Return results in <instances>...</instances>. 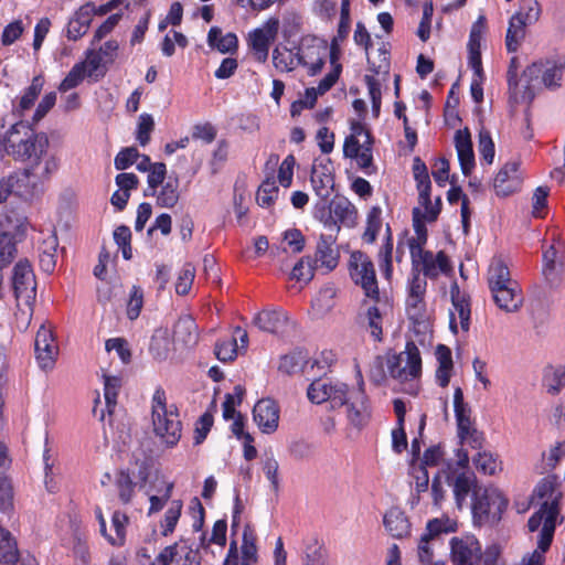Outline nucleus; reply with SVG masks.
<instances>
[{"label":"nucleus","mask_w":565,"mask_h":565,"mask_svg":"<svg viewBox=\"0 0 565 565\" xmlns=\"http://www.w3.org/2000/svg\"><path fill=\"white\" fill-rule=\"evenodd\" d=\"M535 493L540 499H544L540 509L534 512L529 521L527 527L530 532H535L542 525L537 539V547L531 554H539L545 557V553L550 550L553 542L557 522H563L561 515L562 492L556 489L555 480L552 478L543 479L535 488Z\"/></svg>","instance_id":"obj_1"},{"label":"nucleus","mask_w":565,"mask_h":565,"mask_svg":"<svg viewBox=\"0 0 565 565\" xmlns=\"http://www.w3.org/2000/svg\"><path fill=\"white\" fill-rule=\"evenodd\" d=\"M49 146L47 136L35 132L22 151L23 157L17 160L26 163L22 173L31 179L35 189L49 181L58 169V160L49 154Z\"/></svg>","instance_id":"obj_2"},{"label":"nucleus","mask_w":565,"mask_h":565,"mask_svg":"<svg viewBox=\"0 0 565 565\" xmlns=\"http://www.w3.org/2000/svg\"><path fill=\"white\" fill-rule=\"evenodd\" d=\"M315 217L338 235L341 225L353 227L356 224L358 211L347 198L337 195L328 204L327 201L317 203Z\"/></svg>","instance_id":"obj_3"},{"label":"nucleus","mask_w":565,"mask_h":565,"mask_svg":"<svg viewBox=\"0 0 565 565\" xmlns=\"http://www.w3.org/2000/svg\"><path fill=\"white\" fill-rule=\"evenodd\" d=\"M508 499L495 488L475 490L471 502L473 521L478 525H495L508 508Z\"/></svg>","instance_id":"obj_4"},{"label":"nucleus","mask_w":565,"mask_h":565,"mask_svg":"<svg viewBox=\"0 0 565 565\" xmlns=\"http://www.w3.org/2000/svg\"><path fill=\"white\" fill-rule=\"evenodd\" d=\"M349 273L351 279L361 286L367 299L380 302V290L374 265L365 253L358 250L350 255Z\"/></svg>","instance_id":"obj_5"},{"label":"nucleus","mask_w":565,"mask_h":565,"mask_svg":"<svg viewBox=\"0 0 565 565\" xmlns=\"http://www.w3.org/2000/svg\"><path fill=\"white\" fill-rule=\"evenodd\" d=\"M468 465V452L463 449H459L457 451L456 466L462 469V471L458 472L454 470L447 475V482L452 488L454 498L459 509H461L467 503V499L470 493L473 494L475 490L480 489L477 486V478L475 473L467 470Z\"/></svg>","instance_id":"obj_6"},{"label":"nucleus","mask_w":565,"mask_h":565,"mask_svg":"<svg viewBox=\"0 0 565 565\" xmlns=\"http://www.w3.org/2000/svg\"><path fill=\"white\" fill-rule=\"evenodd\" d=\"M390 375L401 382L417 379L422 374V358L413 341L406 343L405 350L387 360Z\"/></svg>","instance_id":"obj_7"},{"label":"nucleus","mask_w":565,"mask_h":565,"mask_svg":"<svg viewBox=\"0 0 565 565\" xmlns=\"http://www.w3.org/2000/svg\"><path fill=\"white\" fill-rule=\"evenodd\" d=\"M344 406H347V417L349 423L358 428L365 427L371 419V406L364 391V382L362 377L358 383V387L344 391Z\"/></svg>","instance_id":"obj_8"},{"label":"nucleus","mask_w":565,"mask_h":565,"mask_svg":"<svg viewBox=\"0 0 565 565\" xmlns=\"http://www.w3.org/2000/svg\"><path fill=\"white\" fill-rule=\"evenodd\" d=\"M152 423L156 435L160 437L162 443L168 447H174L179 443L182 433V423L178 407L174 404H171L168 411L153 414Z\"/></svg>","instance_id":"obj_9"},{"label":"nucleus","mask_w":565,"mask_h":565,"mask_svg":"<svg viewBox=\"0 0 565 565\" xmlns=\"http://www.w3.org/2000/svg\"><path fill=\"white\" fill-rule=\"evenodd\" d=\"M12 287L18 303L30 307L35 300L36 282L30 263L20 260L13 267Z\"/></svg>","instance_id":"obj_10"},{"label":"nucleus","mask_w":565,"mask_h":565,"mask_svg":"<svg viewBox=\"0 0 565 565\" xmlns=\"http://www.w3.org/2000/svg\"><path fill=\"white\" fill-rule=\"evenodd\" d=\"M411 257L414 266L413 268L422 265L420 270L425 278H437L440 273L446 274L452 269L445 252L440 250L436 256H434L431 252L425 250L420 247V244H414L411 246Z\"/></svg>","instance_id":"obj_11"},{"label":"nucleus","mask_w":565,"mask_h":565,"mask_svg":"<svg viewBox=\"0 0 565 565\" xmlns=\"http://www.w3.org/2000/svg\"><path fill=\"white\" fill-rule=\"evenodd\" d=\"M345 387L347 384L341 382L332 383L326 379H317L309 385L307 396L315 404L329 402L331 408H340L344 406Z\"/></svg>","instance_id":"obj_12"},{"label":"nucleus","mask_w":565,"mask_h":565,"mask_svg":"<svg viewBox=\"0 0 565 565\" xmlns=\"http://www.w3.org/2000/svg\"><path fill=\"white\" fill-rule=\"evenodd\" d=\"M450 558L454 565H480L482 550L473 535L452 537L450 540Z\"/></svg>","instance_id":"obj_13"},{"label":"nucleus","mask_w":565,"mask_h":565,"mask_svg":"<svg viewBox=\"0 0 565 565\" xmlns=\"http://www.w3.org/2000/svg\"><path fill=\"white\" fill-rule=\"evenodd\" d=\"M34 135L35 132L32 127L28 122L20 120L11 125L6 131L4 136L0 139V146L8 156L17 161L23 157L22 151Z\"/></svg>","instance_id":"obj_14"},{"label":"nucleus","mask_w":565,"mask_h":565,"mask_svg":"<svg viewBox=\"0 0 565 565\" xmlns=\"http://www.w3.org/2000/svg\"><path fill=\"white\" fill-rule=\"evenodd\" d=\"M386 301L380 296V302L363 300L356 317L358 323L370 331L375 341H381L383 335V312Z\"/></svg>","instance_id":"obj_15"},{"label":"nucleus","mask_w":565,"mask_h":565,"mask_svg":"<svg viewBox=\"0 0 565 565\" xmlns=\"http://www.w3.org/2000/svg\"><path fill=\"white\" fill-rule=\"evenodd\" d=\"M564 71V61L561 58L558 61L533 63L524 70L523 76L533 78L541 75L544 87L551 90H555L562 86Z\"/></svg>","instance_id":"obj_16"},{"label":"nucleus","mask_w":565,"mask_h":565,"mask_svg":"<svg viewBox=\"0 0 565 565\" xmlns=\"http://www.w3.org/2000/svg\"><path fill=\"white\" fill-rule=\"evenodd\" d=\"M43 185L35 189L32 181L23 173H12L0 180V204L4 203L10 195L29 200L42 191Z\"/></svg>","instance_id":"obj_17"},{"label":"nucleus","mask_w":565,"mask_h":565,"mask_svg":"<svg viewBox=\"0 0 565 565\" xmlns=\"http://www.w3.org/2000/svg\"><path fill=\"white\" fill-rule=\"evenodd\" d=\"M279 28L277 19H270L263 28L249 34V45L258 62L267 61L270 43L276 39Z\"/></svg>","instance_id":"obj_18"},{"label":"nucleus","mask_w":565,"mask_h":565,"mask_svg":"<svg viewBox=\"0 0 565 565\" xmlns=\"http://www.w3.org/2000/svg\"><path fill=\"white\" fill-rule=\"evenodd\" d=\"M337 236L333 233L321 234L316 248V256L312 259L316 268L324 269V273L332 271L339 264L340 253L334 244Z\"/></svg>","instance_id":"obj_19"},{"label":"nucleus","mask_w":565,"mask_h":565,"mask_svg":"<svg viewBox=\"0 0 565 565\" xmlns=\"http://www.w3.org/2000/svg\"><path fill=\"white\" fill-rule=\"evenodd\" d=\"M279 406L271 398L259 399L253 408V418L264 434H273L279 424Z\"/></svg>","instance_id":"obj_20"},{"label":"nucleus","mask_w":565,"mask_h":565,"mask_svg":"<svg viewBox=\"0 0 565 565\" xmlns=\"http://www.w3.org/2000/svg\"><path fill=\"white\" fill-rule=\"evenodd\" d=\"M35 358L42 370L52 369L55 364L57 347L54 342L53 333L50 329L42 326L34 341Z\"/></svg>","instance_id":"obj_21"},{"label":"nucleus","mask_w":565,"mask_h":565,"mask_svg":"<svg viewBox=\"0 0 565 565\" xmlns=\"http://www.w3.org/2000/svg\"><path fill=\"white\" fill-rule=\"evenodd\" d=\"M451 302L454 310L450 312V329L457 332V317L459 319L462 331L467 332L470 328V299L465 292H461L458 285L454 284L450 288Z\"/></svg>","instance_id":"obj_22"},{"label":"nucleus","mask_w":565,"mask_h":565,"mask_svg":"<svg viewBox=\"0 0 565 565\" xmlns=\"http://www.w3.org/2000/svg\"><path fill=\"white\" fill-rule=\"evenodd\" d=\"M310 181L312 189L321 202L327 201L334 188V177L331 169V162L316 163L312 166Z\"/></svg>","instance_id":"obj_23"},{"label":"nucleus","mask_w":565,"mask_h":565,"mask_svg":"<svg viewBox=\"0 0 565 565\" xmlns=\"http://www.w3.org/2000/svg\"><path fill=\"white\" fill-rule=\"evenodd\" d=\"M519 168L520 163L518 161H509L500 169L493 181L498 195L507 196L520 189L522 179Z\"/></svg>","instance_id":"obj_24"},{"label":"nucleus","mask_w":565,"mask_h":565,"mask_svg":"<svg viewBox=\"0 0 565 565\" xmlns=\"http://www.w3.org/2000/svg\"><path fill=\"white\" fill-rule=\"evenodd\" d=\"M495 305L505 312H516L523 306V295L519 284L497 287L490 290Z\"/></svg>","instance_id":"obj_25"},{"label":"nucleus","mask_w":565,"mask_h":565,"mask_svg":"<svg viewBox=\"0 0 565 565\" xmlns=\"http://www.w3.org/2000/svg\"><path fill=\"white\" fill-rule=\"evenodd\" d=\"M455 147L458 153L461 171L463 175L468 177L475 168V154L468 128L456 131Z\"/></svg>","instance_id":"obj_26"},{"label":"nucleus","mask_w":565,"mask_h":565,"mask_svg":"<svg viewBox=\"0 0 565 565\" xmlns=\"http://www.w3.org/2000/svg\"><path fill=\"white\" fill-rule=\"evenodd\" d=\"M253 322L263 331L280 333L286 330L288 316L281 309L263 310L255 316Z\"/></svg>","instance_id":"obj_27"},{"label":"nucleus","mask_w":565,"mask_h":565,"mask_svg":"<svg viewBox=\"0 0 565 565\" xmlns=\"http://www.w3.org/2000/svg\"><path fill=\"white\" fill-rule=\"evenodd\" d=\"M93 15L94 9L92 2H87L82 6L67 24V38L70 40L76 41L86 34L89 29Z\"/></svg>","instance_id":"obj_28"},{"label":"nucleus","mask_w":565,"mask_h":565,"mask_svg":"<svg viewBox=\"0 0 565 565\" xmlns=\"http://www.w3.org/2000/svg\"><path fill=\"white\" fill-rule=\"evenodd\" d=\"M454 408L455 417L458 427V437L465 441L470 434V427H472L470 420V407L463 401V393L460 387H457L454 392Z\"/></svg>","instance_id":"obj_29"},{"label":"nucleus","mask_w":565,"mask_h":565,"mask_svg":"<svg viewBox=\"0 0 565 565\" xmlns=\"http://www.w3.org/2000/svg\"><path fill=\"white\" fill-rule=\"evenodd\" d=\"M57 247L58 239L55 233L47 234L40 243L38 247L39 260L44 273L51 274L55 269Z\"/></svg>","instance_id":"obj_30"},{"label":"nucleus","mask_w":565,"mask_h":565,"mask_svg":"<svg viewBox=\"0 0 565 565\" xmlns=\"http://www.w3.org/2000/svg\"><path fill=\"white\" fill-rule=\"evenodd\" d=\"M386 531L396 539L405 537L409 534L411 524L405 513L398 508L390 509L383 520Z\"/></svg>","instance_id":"obj_31"},{"label":"nucleus","mask_w":565,"mask_h":565,"mask_svg":"<svg viewBox=\"0 0 565 565\" xmlns=\"http://www.w3.org/2000/svg\"><path fill=\"white\" fill-rule=\"evenodd\" d=\"M198 327L190 316L179 318L173 328V340L183 347H192L198 341Z\"/></svg>","instance_id":"obj_32"},{"label":"nucleus","mask_w":565,"mask_h":565,"mask_svg":"<svg viewBox=\"0 0 565 565\" xmlns=\"http://www.w3.org/2000/svg\"><path fill=\"white\" fill-rule=\"evenodd\" d=\"M512 284L518 282L511 278L510 270L502 257H493L488 269L489 289L491 290L497 287L510 286Z\"/></svg>","instance_id":"obj_33"},{"label":"nucleus","mask_w":565,"mask_h":565,"mask_svg":"<svg viewBox=\"0 0 565 565\" xmlns=\"http://www.w3.org/2000/svg\"><path fill=\"white\" fill-rule=\"evenodd\" d=\"M207 44L211 49L226 54L237 51L238 40L235 33L228 32L223 35L218 26H212L207 33Z\"/></svg>","instance_id":"obj_34"},{"label":"nucleus","mask_w":565,"mask_h":565,"mask_svg":"<svg viewBox=\"0 0 565 565\" xmlns=\"http://www.w3.org/2000/svg\"><path fill=\"white\" fill-rule=\"evenodd\" d=\"M435 354L438 362L436 381L439 386L446 387L449 384L454 369L451 350L445 344H438Z\"/></svg>","instance_id":"obj_35"},{"label":"nucleus","mask_w":565,"mask_h":565,"mask_svg":"<svg viewBox=\"0 0 565 565\" xmlns=\"http://www.w3.org/2000/svg\"><path fill=\"white\" fill-rule=\"evenodd\" d=\"M44 85V78L42 75H36L32 78L31 85L25 88L21 96L19 104L13 106V114L22 117L24 111L29 110L33 105Z\"/></svg>","instance_id":"obj_36"},{"label":"nucleus","mask_w":565,"mask_h":565,"mask_svg":"<svg viewBox=\"0 0 565 565\" xmlns=\"http://www.w3.org/2000/svg\"><path fill=\"white\" fill-rule=\"evenodd\" d=\"M149 352L158 361H166L171 352L170 335L167 329H158L151 337Z\"/></svg>","instance_id":"obj_37"},{"label":"nucleus","mask_w":565,"mask_h":565,"mask_svg":"<svg viewBox=\"0 0 565 565\" xmlns=\"http://www.w3.org/2000/svg\"><path fill=\"white\" fill-rule=\"evenodd\" d=\"M525 24L524 21L519 20L518 17H511L509 26L505 35V46L508 52H516L525 38Z\"/></svg>","instance_id":"obj_38"},{"label":"nucleus","mask_w":565,"mask_h":565,"mask_svg":"<svg viewBox=\"0 0 565 565\" xmlns=\"http://www.w3.org/2000/svg\"><path fill=\"white\" fill-rule=\"evenodd\" d=\"M136 484L128 470L121 469L116 473L115 486L122 504H129L132 501Z\"/></svg>","instance_id":"obj_39"},{"label":"nucleus","mask_w":565,"mask_h":565,"mask_svg":"<svg viewBox=\"0 0 565 565\" xmlns=\"http://www.w3.org/2000/svg\"><path fill=\"white\" fill-rule=\"evenodd\" d=\"M295 60L301 65H307V62L303 60V56L300 55L299 51L292 53L287 49L281 51L279 47L273 51V63L275 67L281 72L292 71L295 68Z\"/></svg>","instance_id":"obj_40"},{"label":"nucleus","mask_w":565,"mask_h":565,"mask_svg":"<svg viewBox=\"0 0 565 565\" xmlns=\"http://www.w3.org/2000/svg\"><path fill=\"white\" fill-rule=\"evenodd\" d=\"M0 562L14 564L18 562V546L12 534L0 526Z\"/></svg>","instance_id":"obj_41"},{"label":"nucleus","mask_w":565,"mask_h":565,"mask_svg":"<svg viewBox=\"0 0 565 565\" xmlns=\"http://www.w3.org/2000/svg\"><path fill=\"white\" fill-rule=\"evenodd\" d=\"M157 194V205L160 207L171 209L173 207L180 198L179 192V180L169 179L164 184H162L160 191Z\"/></svg>","instance_id":"obj_42"},{"label":"nucleus","mask_w":565,"mask_h":565,"mask_svg":"<svg viewBox=\"0 0 565 565\" xmlns=\"http://www.w3.org/2000/svg\"><path fill=\"white\" fill-rule=\"evenodd\" d=\"M472 462L476 469L487 476H493L502 469L501 461L498 457L490 451H479L473 458Z\"/></svg>","instance_id":"obj_43"},{"label":"nucleus","mask_w":565,"mask_h":565,"mask_svg":"<svg viewBox=\"0 0 565 565\" xmlns=\"http://www.w3.org/2000/svg\"><path fill=\"white\" fill-rule=\"evenodd\" d=\"M413 173L417 190L420 192V199L427 203L428 191L431 190V182L426 164L418 157L414 159Z\"/></svg>","instance_id":"obj_44"},{"label":"nucleus","mask_w":565,"mask_h":565,"mask_svg":"<svg viewBox=\"0 0 565 565\" xmlns=\"http://www.w3.org/2000/svg\"><path fill=\"white\" fill-rule=\"evenodd\" d=\"M372 146L373 139L371 132H365V140L363 141L362 151L353 158L356 160L360 169L367 175L376 171L373 164Z\"/></svg>","instance_id":"obj_45"},{"label":"nucleus","mask_w":565,"mask_h":565,"mask_svg":"<svg viewBox=\"0 0 565 565\" xmlns=\"http://www.w3.org/2000/svg\"><path fill=\"white\" fill-rule=\"evenodd\" d=\"M557 250L554 245H551L543 253V269L542 273L550 285H554L558 281L557 270Z\"/></svg>","instance_id":"obj_46"},{"label":"nucleus","mask_w":565,"mask_h":565,"mask_svg":"<svg viewBox=\"0 0 565 565\" xmlns=\"http://www.w3.org/2000/svg\"><path fill=\"white\" fill-rule=\"evenodd\" d=\"M382 209L380 206H373L366 217V227L363 234V239L366 243H373L376 239V235L382 226Z\"/></svg>","instance_id":"obj_47"},{"label":"nucleus","mask_w":565,"mask_h":565,"mask_svg":"<svg viewBox=\"0 0 565 565\" xmlns=\"http://www.w3.org/2000/svg\"><path fill=\"white\" fill-rule=\"evenodd\" d=\"M148 172V188L143 194L145 196H153L157 193L158 185L162 184L166 179L167 167L163 162H156Z\"/></svg>","instance_id":"obj_48"},{"label":"nucleus","mask_w":565,"mask_h":565,"mask_svg":"<svg viewBox=\"0 0 565 565\" xmlns=\"http://www.w3.org/2000/svg\"><path fill=\"white\" fill-rule=\"evenodd\" d=\"M120 388V379L117 376H104V396L106 402V409L113 414L117 405V396Z\"/></svg>","instance_id":"obj_49"},{"label":"nucleus","mask_w":565,"mask_h":565,"mask_svg":"<svg viewBox=\"0 0 565 565\" xmlns=\"http://www.w3.org/2000/svg\"><path fill=\"white\" fill-rule=\"evenodd\" d=\"M128 523V516L120 512L115 511L111 518V525L115 531V536H107L108 542L111 545H122L126 539V525Z\"/></svg>","instance_id":"obj_50"},{"label":"nucleus","mask_w":565,"mask_h":565,"mask_svg":"<svg viewBox=\"0 0 565 565\" xmlns=\"http://www.w3.org/2000/svg\"><path fill=\"white\" fill-rule=\"evenodd\" d=\"M541 14V7L537 0H521V6L519 11H516L513 17H518L519 20L525 22V24L531 25L535 23Z\"/></svg>","instance_id":"obj_51"},{"label":"nucleus","mask_w":565,"mask_h":565,"mask_svg":"<svg viewBox=\"0 0 565 565\" xmlns=\"http://www.w3.org/2000/svg\"><path fill=\"white\" fill-rule=\"evenodd\" d=\"M245 388L242 385H236L233 393L225 395V399L222 404L223 417L225 420H230L235 416V406L239 405L243 401Z\"/></svg>","instance_id":"obj_52"},{"label":"nucleus","mask_w":565,"mask_h":565,"mask_svg":"<svg viewBox=\"0 0 565 565\" xmlns=\"http://www.w3.org/2000/svg\"><path fill=\"white\" fill-rule=\"evenodd\" d=\"M392 253H393V241L390 233V227H387V237L384 245L381 247L379 252V262L380 267L383 270L384 277L388 280L391 279L393 273L392 266Z\"/></svg>","instance_id":"obj_53"},{"label":"nucleus","mask_w":565,"mask_h":565,"mask_svg":"<svg viewBox=\"0 0 565 565\" xmlns=\"http://www.w3.org/2000/svg\"><path fill=\"white\" fill-rule=\"evenodd\" d=\"M181 510L182 502L180 500L172 501L171 505L166 511L163 521L161 523L163 536H168L174 531L181 515Z\"/></svg>","instance_id":"obj_54"},{"label":"nucleus","mask_w":565,"mask_h":565,"mask_svg":"<svg viewBox=\"0 0 565 565\" xmlns=\"http://www.w3.org/2000/svg\"><path fill=\"white\" fill-rule=\"evenodd\" d=\"M544 386L547 393L556 395L565 386V367L552 369L544 376Z\"/></svg>","instance_id":"obj_55"},{"label":"nucleus","mask_w":565,"mask_h":565,"mask_svg":"<svg viewBox=\"0 0 565 565\" xmlns=\"http://www.w3.org/2000/svg\"><path fill=\"white\" fill-rule=\"evenodd\" d=\"M278 186L275 181L266 180L258 188L256 201L262 207L270 206L278 195Z\"/></svg>","instance_id":"obj_56"},{"label":"nucleus","mask_w":565,"mask_h":565,"mask_svg":"<svg viewBox=\"0 0 565 565\" xmlns=\"http://www.w3.org/2000/svg\"><path fill=\"white\" fill-rule=\"evenodd\" d=\"M406 312L408 318L414 322H422L426 312L425 297L407 296Z\"/></svg>","instance_id":"obj_57"},{"label":"nucleus","mask_w":565,"mask_h":565,"mask_svg":"<svg viewBox=\"0 0 565 565\" xmlns=\"http://www.w3.org/2000/svg\"><path fill=\"white\" fill-rule=\"evenodd\" d=\"M454 523L449 519H433L426 525V532L422 536L435 540L441 533L454 532Z\"/></svg>","instance_id":"obj_58"},{"label":"nucleus","mask_w":565,"mask_h":565,"mask_svg":"<svg viewBox=\"0 0 565 565\" xmlns=\"http://www.w3.org/2000/svg\"><path fill=\"white\" fill-rule=\"evenodd\" d=\"M316 267L311 257H302L292 268L291 278L308 282L313 278Z\"/></svg>","instance_id":"obj_59"},{"label":"nucleus","mask_w":565,"mask_h":565,"mask_svg":"<svg viewBox=\"0 0 565 565\" xmlns=\"http://www.w3.org/2000/svg\"><path fill=\"white\" fill-rule=\"evenodd\" d=\"M85 77V66L83 63L75 64L65 78L61 82L60 92H67L77 87Z\"/></svg>","instance_id":"obj_60"},{"label":"nucleus","mask_w":565,"mask_h":565,"mask_svg":"<svg viewBox=\"0 0 565 565\" xmlns=\"http://www.w3.org/2000/svg\"><path fill=\"white\" fill-rule=\"evenodd\" d=\"M143 306V292L142 289L138 286H132L129 295V300L127 302V317L130 320H136Z\"/></svg>","instance_id":"obj_61"},{"label":"nucleus","mask_w":565,"mask_h":565,"mask_svg":"<svg viewBox=\"0 0 565 565\" xmlns=\"http://www.w3.org/2000/svg\"><path fill=\"white\" fill-rule=\"evenodd\" d=\"M305 358L300 352H292L281 356L279 362V371L285 374H295L301 370Z\"/></svg>","instance_id":"obj_62"},{"label":"nucleus","mask_w":565,"mask_h":565,"mask_svg":"<svg viewBox=\"0 0 565 565\" xmlns=\"http://www.w3.org/2000/svg\"><path fill=\"white\" fill-rule=\"evenodd\" d=\"M215 355L222 362L233 361L237 355V341L231 338L215 344Z\"/></svg>","instance_id":"obj_63"},{"label":"nucleus","mask_w":565,"mask_h":565,"mask_svg":"<svg viewBox=\"0 0 565 565\" xmlns=\"http://www.w3.org/2000/svg\"><path fill=\"white\" fill-rule=\"evenodd\" d=\"M256 557L257 550L254 543V537L252 533L248 532V527H246L243 533L241 565H250L252 563L256 562Z\"/></svg>","instance_id":"obj_64"}]
</instances>
